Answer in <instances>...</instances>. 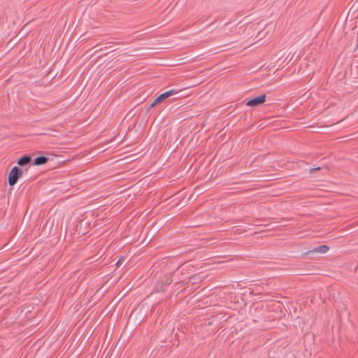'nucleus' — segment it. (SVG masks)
<instances>
[{
    "label": "nucleus",
    "mask_w": 358,
    "mask_h": 358,
    "mask_svg": "<svg viewBox=\"0 0 358 358\" xmlns=\"http://www.w3.org/2000/svg\"><path fill=\"white\" fill-rule=\"evenodd\" d=\"M22 175V170L18 166H13L8 174V182L9 185L11 187L15 185Z\"/></svg>",
    "instance_id": "f257e3e1"
},
{
    "label": "nucleus",
    "mask_w": 358,
    "mask_h": 358,
    "mask_svg": "<svg viewBox=\"0 0 358 358\" xmlns=\"http://www.w3.org/2000/svg\"><path fill=\"white\" fill-rule=\"evenodd\" d=\"M266 94H262L259 96L255 97L246 102V106L249 107H257L266 101Z\"/></svg>",
    "instance_id": "f03ea898"
},
{
    "label": "nucleus",
    "mask_w": 358,
    "mask_h": 358,
    "mask_svg": "<svg viewBox=\"0 0 358 358\" xmlns=\"http://www.w3.org/2000/svg\"><path fill=\"white\" fill-rule=\"evenodd\" d=\"M178 92H179V90H178L176 89H172V90H168L164 93H162L157 97L155 98L156 103H161L166 99L171 96L172 95L176 94Z\"/></svg>",
    "instance_id": "7ed1b4c3"
},
{
    "label": "nucleus",
    "mask_w": 358,
    "mask_h": 358,
    "mask_svg": "<svg viewBox=\"0 0 358 358\" xmlns=\"http://www.w3.org/2000/svg\"><path fill=\"white\" fill-rule=\"evenodd\" d=\"M172 274L167 273L164 275L162 280L160 283H162V286L157 291H165L164 287H166L167 285H170L172 282Z\"/></svg>",
    "instance_id": "20e7f679"
},
{
    "label": "nucleus",
    "mask_w": 358,
    "mask_h": 358,
    "mask_svg": "<svg viewBox=\"0 0 358 358\" xmlns=\"http://www.w3.org/2000/svg\"><path fill=\"white\" fill-rule=\"evenodd\" d=\"M49 158L45 156H38L34 159L33 164L35 166H41L46 164Z\"/></svg>",
    "instance_id": "39448f33"
},
{
    "label": "nucleus",
    "mask_w": 358,
    "mask_h": 358,
    "mask_svg": "<svg viewBox=\"0 0 358 358\" xmlns=\"http://www.w3.org/2000/svg\"><path fill=\"white\" fill-rule=\"evenodd\" d=\"M31 160V158L29 155H24L17 160V164L19 166H25L28 164Z\"/></svg>",
    "instance_id": "423d86ee"
},
{
    "label": "nucleus",
    "mask_w": 358,
    "mask_h": 358,
    "mask_svg": "<svg viewBox=\"0 0 358 358\" xmlns=\"http://www.w3.org/2000/svg\"><path fill=\"white\" fill-rule=\"evenodd\" d=\"M329 250V247L327 245H321L315 248L312 252L318 253H326Z\"/></svg>",
    "instance_id": "0eeeda50"
},
{
    "label": "nucleus",
    "mask_w": 358,
    "mask_h": 358,
    "mask_svg": "<svg viewBox=\"0 0 358 358\" xmlns=\"http://www.w3.org/2000/svg\"><path fill=\"white\" fill-rule=\"evenodd\" d=\"M159 103H156V99H154V101H152V103L150 105V106L148 107V110H150V109H152V108H154L157 104H158Z\"/></svg>",
    "instance_id": "6e6552de"
},
{
    "label": "nucleus",
    "mask_w": 358,
    "mask_h": 358,
    "mask_svg": "<svg viewBox=\"0 0 358 358\" xmlns=\"http://www.w3.org/2000/svg\"><path fill=\"white\" fill-rule=\"evenodd\" d=\"M320 167H315V168H312L309 170V173H313V172H315V171H317V170H320Z\"/></svg>",
    "instance_id": "1a4fd4ad"
},
{
    "label": "nucleus",
    "mask_w": 358,
    "mask_h": 358,
    "mask_svg": "<svg viewBox=\"0 0 358 358\" xmlns=\"http://www.w3.org/2000/svg\"><path fill=\"white\" fill-rule=\"evenodd\" d=\"M120 260H118L117 262L116 263L117 265L120 264Z\"/></svg>",
    "instance_id": "9d476101"
},
{
    "label": "nucleus",
    "mask_w": 358,
    "mask_h": 358,
    "mask_svg": "<svg viewBox=\"0 0 358 358\" xmlns=\"http://www.w3.org/2000/svg\"><path fill=\"white\" fill-rule=\"evenodd\" d=\"M357 48H358V42H357Z\"/></svg>",
    "instance_id": "9b49d317"
}]
</instances>
